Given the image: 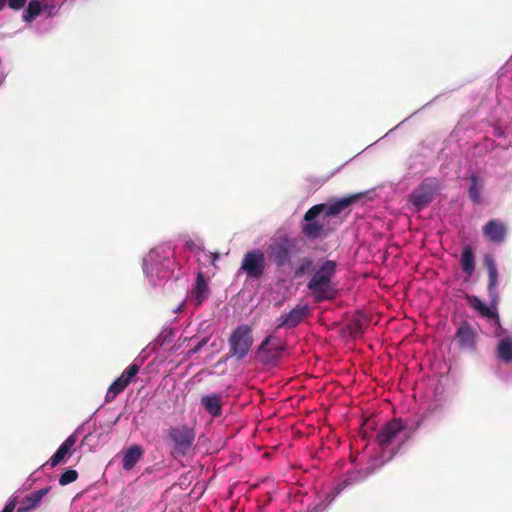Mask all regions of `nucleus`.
<instances>
[{
  "instance_id": "nucleus-32",
  "label": "nucleus",
  "mask_w": 512,
  "mask_h": 512,
  "mask_svg": "<svg viewBox=\"0 0 512 512\" xmlns=\"http://www.w3.org/2000/svg\"><path fill=\"white\" fill-rule=\"evenodd\" d=\"M207 343V338H203L202 340L198 341V343L195 345L194 348H192L191 350L188 351V356H192L194 354H196L197 352H199L202 347H204Z\"/></svg>"
},
{
  "instance_id": "nucleus-5",
  "label": "nucleus",
  "mask_w": 512,
  "mask_h": 512,
  "mask_svg": "<svg viewBox=\"0 0 512 512\" xmlns=\"http://www.w3.org/2000/svg\"><path fill=\"white\" fill-rule=\"evenodd\" d=\"M196 431L186 423L170 426L165 435V443L173 457H186L195 448Z\"/></svg>"
},
{
  "instance_id": "nucleus-37",
  "label": "nucleus",
  "mask_w": 512,
  "mask_h": 512,
  "mask_svg": "<svg viewBox=\"0 0 512 512\" xmlns=\"http://www.w3.org/2000/svg\"><path fill=\"white\" fill-rule=\"evenodd\" d=\"M5 77V74L3 72H0V85L4 82Z\"/></svg>"
},
{
  "instance_id": "nucleus-4",
  "label": "nucleus",
  "mask_w": 512,
  "mask_h": 512,
  "mask_svg": "<svg viewBox=\"0 0 512 512\" xmlns=\"http://www.w3.org/2000/svg\"><path fill=\"white\" fill-rule=\"evenodd\" d=\"M336 273V263L327 260L314 272L307 283V288L311 292L315 302L331 300L336 296L337 289L333 283Z\"/></svg>"
},
{
  "instance_id": "nucleus-29",
  "label": "nucleus",
  "mask_w": 512,
  "mask_h": 512,
  "mask_svg": "<svg viewBox=\"0 0 512 512\" xmlns=\"http://www.w3.org/2000/svg\"><path fill=\"white\" fill-rule=\"evenodd\" d=\"M78 477V473L74 469H68L60 475L59 484L62 486L74 482Z\"/></svg>"
},
{
  "instance_id": "nucleus-9",
  "label": "nucleus",
  "mask_w": 512,
  "mask_h": 512,
  "mask_svg": "<svg viewBox=\"0 0 512 512\" xmlns=\"http://www.w3.org/2000/svg\"><path fill=\"white\" fill-rule=\"evenodd\" d=\"M251 333V328L248 325H240L231 334L230 349L238 359H243L248 354L253 343Z\"/></svg>"
},
{
  "instance_id": "nucleus-19",
  "label": "nucleus",
  "mask_w": 512,
  "mask_h": 512,
  "mask_svg": "<svg viewBox=\"0 0 512 512\" xmlns=\"http://www.w3.org/2000/svg\"><path fill=\"white\" fill-rule=\"evenodd\" d=\"M504 333L503 329L495 348V356L500 362L508 364L512 362V336Z\"/></svg>"
},
{
  "instance_id": "nucleus-10",
  "label": "nucleus",
  "mask_w": 512,
  "mask_h": 512,
  "mask_svg": "<svg viewBox=\"0 0 512 512\" xmlns=\"http://www.w3.org/2000/svg\"><path fill=\"white\" fill-rule=\"evenodd\" d=\"M368 474L369 473H364L362 471H353L348 473L345 479L335 487L334 493L327 494L325 499H322L315 505L309 507L308 512H323L345 486L362 481L368 476Z\"/></svg>"
},
{
  "instance_id": "nucleus-36",
  "label": "nucleus",
  "mask_w": 512,
  "mask_h": 512,
  "mask_svg": "<svg viewBox=\"0 0 512 512\" xmlns=\"http://www.w3.org/2000/svg\"><path fill=\"white\" fill-rule=\"evenodd\" d=\"M50 29H51V24L50 23L46 24L44 29H40L39 27H37V31L40 32V33L47 32Z\"/></svg>"
},
{
  "instance_id": "nucleus-33",
  "label": "nucleus",
  "mask_w": 512,
  "mask_h": 512,
  "mask_svg": "<svg viewBox=\"0 0 512 512\" xmlns=\"http://www.w3.org/2000/svg\"><path fill=\"white\" fill-rule=\"evenodd\" d=\"M97 431L94 430L93 432L88 433L85 435V437L82 440V445H91V442L93 441V438L95 437Z\"/></svg>"
},
{
  "instance_id": "nucleus-1",
  "label": "nucleus",
  "mask_w": 512,
  "mask_h": 512,
  "mask_svg": "<svg viewBox=\"0 0 512 512\" xmlns=\"http://www.w3.org/2000/svg\"><path fill=\"white\" fill-rule=\"evenodd\" d=\"M142 270L152 286H159L170 278L177 280L186 274L170 244L152 248L142 260Z\"/></svg>"
},
{
  "instance_id": "nucleus-34",
  "label": "nucleus",
  "mask_w": 512,
  "mask_h": 512,
  "mask_svg": "<svg viewBox=\"0 0 512 512\" xmlns=\"http://www.w3.org/2000/svg\"><path fill=\"white\" fill-rule=\"evenodd\" d=\"M143 352L142 351L136 358L135 360L132 362V363H137L139 365V367L143 364L144 362V356H143Z\"/></svg>"
},
{
  "instance_id": "nucleus-24",
  "label": "nucleus",
  "mask_w": 512,
  "mask_h": 512,
  "mask_svg": "<svg viewBox=\"0 0 512 512\" xmlns=\"http://www.w3.org/2000/svg\"><path fill=\"white\" fill-rule=\"evenodd\" d=\"M483 187V182L475 174H472L470 176V186L468 189V195L474 204L482 203Z\"/></svg>"
},
{
  "instance_id": "nucleus-18",
  "label": "nucleus",
  "mask_w": 512,
  "mask_h": 512,
  "mask_svg": "<svg viewBox=\"0 0 512 512\" xmlns=\"http://www.w3.org/2000/svg\"><path fill=\"white\" fill-rule=\"evenodd\" d=\"M50 487H45L28 494L22 501L20 506L17 508V512H32L38 508L42 502V499L49 492Z\"/></svg>"
},
{
  "instance_id": "nucleus-6",
  "label": "nucleus",
  "mask_w": 512,
  "mask_h": 512,
  "mask_svg": "<svg viewBox=\"0 0 512 512\" xmlns=\"http://www.w3.org/2000/svg\"><path fill=\"white\" fill-rule=\"evenodd\" d=\"M26 3L22 13V20L26 24H32L36 20L52 19L59 13L61 7L57 0H30Z\"/></svg>"
},
{
  "instance_id": "nucleus-16",
  "label": "nucleus",
  "mask_w": 512,
  "mask_h": 512,
  "mask_svg": "<svg viewBox=\"0 0 512 512\" xmlns=\"http://www.w3.org/2000/svg\"><path fill=\"white\" fill-rule=\"evenodd\" d=\"M482 232L489 241L499 244L505 240L507 229L500 220H490L483 226Z\"/></svg>"
},
{
  "instance_id": "nucleus-31",
  "label": "nucleus",
  "mask_w": 512,
  "mask_h": 512,
  "mask_svg": "<svg viewBox=\"0 0 512 512\" xmlns=\"http://www.w3.org/2000/svg\"><path fill=\"white\" fill-rule=\"evenodd\" d=\"M18 504V498L12 495L6 502L1 512H13Z\"/></svg>"
},
{
  "instance_id": "nucleus-22",
  "label": "nucleus",
  "mask_w": 512,
  "mask_h": 512,
  "mask_svg": "<svg viewBox=\"0 0 512 512\" xmlns=\"http://www.w3.org/2000/svg\"><path fill=\"white\" fill-rule=\"evenodd\" d=\"M460 266L466 279H469L475 271V256L471 246H465L460 255Z\"/></svg>"
},
{
  "instance_id": "nucleus-38",
  "label": "nucleus",
  "mask_w": 512,
  "mask_h": 512,
  "mask_svg": "<svg viewBox=\"0 0 512 512\" xmlns=\"http://www.w3.org/2000/svg\"><path fill=\"white\" fill-rule=\"evenodd\" d=\"M184 303L185 302H182L176 309H175V312H179L182 310V307L184 306Z\"/></svg>"
},
{
  "instance_id": "nucleus-13",
  "label": "nucleus",
  "mask_w": 512,
  "mask_h": 512,
  "mask_svg": "<svg viewBox=\"0 0 512 512\" xmlns=\"http://www.w3.org/2000/svg\"><path fill=\"white\" fill-rule=\"evenodd\" d=\"M310 313V307L307 304L297 305L288 313H283L277 319L276 327L281 328H294L298 326Z\"/></svg>"
},
{
  "instance_id": "nucleus-12",
  "label": "nucleus",
  "mask_w": 512,
  "mask_h": 512,
  "mask_svg": "<svg viewBox=\"0 0 512 512\" xmlns=\"http://www.w3.org/2000/svg\"><path fill=\"white\" fill-rule=\"evenodd\" d=\"M295 248L294 241L283 238L273 242L270 245V254L273 262L277 266H284L289 263L291 254Z\"/></svg>"
},
{
  "instance_id": "nucleus-8",
  "label": "nucleus",
  "mask_w": 512,
  "mask_h": 512,
  "mask_svg": "<svg viewBox=\"0 0 512 512\" xmlns=\"http://www.w3.org/2000/svg\"><path fill=\"white\" fill-rule=\"evenodd\" d=\"M323 206L314 205L304 215L301 224L302 233L309 239H317L324 235Z\"/></svg>"
},
{
  "instance_id": "nucleus-23",
  "label": "nucleus",
  "mask_w": 512,
  "mask_h": 512,
  "mask_svg": "<svg viewBox=\"0 0 512 512\" xmlns=\"http://www.w3.org/2000/svg\"><path fill=\"white\" fill-rule=\"evenodd\" d=\"M143 455V450L139 445H132L129 447L122 459V467L124 470L129 471L131 470L136 463L140 460V458Z\"/></svg>"
},
{
  "instance_id": "nucleus-30",
  "label": "nucleus",
  "mask_w": 512,
  "mask_h": 512,
  "mask_svg": "<svg viewBox=\"0 0 512 512\" xmlns=\"http://www.w3.org/2000/svg\"><path fill=\"white\" fill-rule=\"evenodd\" d=\"M27 0H0V11H2L6 5L12 10L18 11L24 8Z\"/></svg>"
},
{
  "instance_id": "nucleus-21",
  "label": "nucleus",
  "mask_w": 512,
  "mask_h": 512,
  "mask_svg": "<svg viewBox=\"0 0 512 512\" xmlns=\"http://www.w3.org/2000/svg\"><path fill=\"white\" fill-rule=\"evenodd\" d=\"M353 199L350 197L340 198L333 200L329 203L319 204L323 206V215L325 217L336 216L343 212L346 208L350 206Z\"/></svg>"
},
{
  "instance_id": "nucleus-15",
  "label": "nucleus",
  "mask_w": 512,
  "mask_h": 512,
  "mask_svg": "<svg viewBox=\"0 0 512 512\" xmlns=\"http://www.w3.org/2000/svg\"><path fill=\"white\" fill-rule=\"evenodd\" d=\"M81 429L82 426L78 427L70 436H68L66 440L58 447L56 452L51 456V458L42 467L46 465H49L50 467H55L59 463H61L67 455H70L73 446L77 442V435Z\"/></svg>"
},
{
  "instance_id": "nucleus-11",
  "label": "nucleus",
  "mask_w": 512,
  "mask_h": 512,
  "mask_svg": "<svg viewBox=\"0 0 512 512\" xmlns=\"http://www.w3.org/2000/svg\"><path fill=\"white\" fill-rule=\"evenodd\" d=\"M265 269L264 253L255 249L247 252L241 263V270L251 279H257L262 276Z\"/></svg>"
},
{
  "instance_id": "nucleus-2",
  "label": "nucleus",
  "mask_w": 512,
  "mask_h": 512,
  "mask_svg": "<svg viewBox=\"0 0 512 512\" xmlns=\"http://www.w3.org/2000/svg\"><path fill=\"white\" fill-rule=\"evenodd\" d=\"M483 264L487 270L488 274V284H487V292L490 300V304H485L479 297L477 296H467V300L469 305L475 310L481 317L491 319L494 321L496 325V329L494 331L495 337H500L503 328L500 324V319L497 312V304L499 300L498 293V284H499V275L498 269L496 265V261L491 254H486L483 258Z\"/></svg>"
},
{
  "instance_id": "nucleus-25",
  "label": "nucleus",
  "mask_w": 512,
  "mask_h": 512,
  "mask_svg": "<svg viewBox=\"0 0 512 512\" xmlns=\"http://www.w3.org/2000/svg\"><path fill=\"white\" fill-rule=\"evenodd\" d=\"M126 387L127 385L126 383H124V380H121L119 378L114 380L106 392L105 402H112L121 392L125 390Z\"/></svg>"
},
{
  "instance_id": "nucleus-17",
  "label": "nucleus",
  "mask_w": 512,
  "mask_h": 512,
  "mask_svg": "<svg viewBox=\"0 0 512 512\" xmlns=\"http://www.w3.org/2000/svg\"><path fill=\"white\" fill-rule=\"evenodd\" d=\"M476 334L467 322L462 323L456 332L455 340L463 349L472 350L475 347Z\"/></svg>"
},
{
  "instance_id": "nucleus-35",
  "label": "nucleus",
  "mask_w": 512,
  "mask_h": 512,
  "mask_svg": "<svg viewBox=\"0 0 512 512\" xmlns=\"http://www.w3.org/2000/svg\"><path fill=\"white\" fill-rule=\"evenodd\" d=\"M494 135H495V137L500 138L504 135V131L501 130L500 128H496L494 130Z\"/></svg>"
},
{
  "instance_id": "nucleus-26",
  "label": "nucleus",
  "mask_w": 512,
  "mask_h": 512,
  "mask_svg": "<svg viewBox=\"0 0 512 512\" xmlns=\"http://www.w3.org/2000/svg\"><path fill=\"white\" fill-rule=\"evenodd\" d=\"M270 341H271V337L269 336L262 342V344L260 346V351L270 353V355L268 356L269 360L277 359L278 357H280V355L283 351V348L279 343H277L275 345H270Z\"/></svg>"
},
{
  "instance_id": "nucleus-3",
  "label": "nucleus",
  "mask_w": 512,
  "mask_h": 512,
  "mask_svg": "<svg viewBox=\"0 0 512 512\" xmlns=\"http://www.w3.org/2000/svg\"><path fill=\"white\" fill-rule=\"evenodd\" d=\"M419 426L413 422H403L400 419H393L386 423L377 435V444L383 450L381 457L382 464L389 461L398 452L400 447L406 443Z\"/></svg>"
},
{
  "instance_id": "nucleus-20",
  "label": "nucleus",
  "mask_w": 512,
  "mask_h": 512,
  "mask_svg": "<svg viewBox=\"0 0 512 512\" xmlns=\"http://www.w3.org/2000/svg\"><path fill=\"white\" fill-rule=\"evenodd\" d=\"M201 406L207 411L213 418L220 417L222 415V397L220 394H209L202 396L200 400Z\"/></svg>"
},
{
  "instance_id": "nucleus-28",
  "label": "nucleus",
  "mask_w": 512,
  "mask_h": 512,
  "mask_svg": "<svg viewBox=\"0 0 512 512\" xmlns=\"http://www.w3.org/2000/svg\"><path fill=\"white\" fill-rule=\"evenodd\" d=\"M183 245H184V248L189 250V251H199V250H202L203 249V243L200 239H192L191 237L189 236H185L183 238Z\"/></svg>"
},
{
  "instance_id": "nucleus-14",
  "label": "nucleus",
  "mask_w": 512,
  "mask_h": 512,
  "mask_svg": "<svg viewBox=\"0 0 512 512\" xmlns=\"http://www.w3.org/2000/svg\"><path fill=\"white\" fill-rule=\"evenodd\" d=\"M210 296V288L208 281L203 277L202 273L197 274L196 281L187 295L186 302L195 307L202 305Z\"/></svg>"
},
{
  "instance_id": "nucleus-7",
  "label": "nucleus",
  "mask_w": 512,
  "mask_h": 512,
  "mask_svg": "<svg viewBox=\"0 0 512 512\" xmlns=\"http://www.w3.org/2000/svg\"><path fill=\"white\" fill-rule=\"evenodd\" d=\"M440 189L439 182L434 178L424 179L409 195L408 202L417 212L426 208Z\"/></svg>"
},
{
  "instance_id": "nucleus-27",
  "label": "nucleus",
  "mask_w": 512,
  "mask_h": 512,
  "mask_svg": "<svg viewBox=\"0 0 512 512\" xmlns=\"http://www.w3.org/2000/svg\"><path fill=\"white\" fill-rule=\"evenodd\" d=\"M139 372V365L137 363H131L118 377L121 380H124V383L128 386L135 376Z\"/></svg>"
}]
</instances>
